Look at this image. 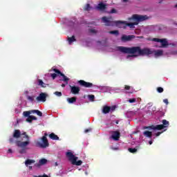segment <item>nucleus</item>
<instances>
[{
    "label": "nucleus",
    "instance_id": "1",
    "mask_svg": "<svg viewBox=\"0 0 177 177\" xmlns=\"http://www.w3.org/2000/svg\"><path fill=\"white\" fill-rule=\"evenodd\" d=\"M148 19L149 17L147 15H133L131 18L129 19L130 21H132L131 23L122 21H113V18L107 17H103L102 20L105 26H115L120 28H126V27L135 28V26H138L140 21H145V20H147Z\"/></svg>",
    "mask_w": 177,
    "mask_h": 177
},
{
    "label": "nucleus",
    "instance_id": "2",
    "mask_svg": "<svg viewBox=\"0 0 177 177\" xmlns=\"http://www.w3.org/2000/svg\"><path fill=\"white\" fill-rule=\"evenodd\" d=\"M115 50L121 52L122 53H129V55H135L137 53L138 56H145L148 55H153V51L150 48L140 49V47H124L118 46L115 48Z\"/></svg>",
    "mask_w": 177,
    "mask_h": 177
},
{
    "label": "nucleus",
    "instance_id": "3",
    "mask_svg": "<svg viewBox=\"0 0 177 177\" xmlns=\"http://www.w3.org/2000/svg\"><path fill=\"white\" fill-rule=\"evenodd\" d=\"M24 138H26L27 141H25V142L17 141L16 142L17 146L20 148L19 149V152L20 153V154H26V153L27 151V146H28V145H30V141H28V140H30V138L28 137V136L26 135V133H24Z\"/></svg>",
    "mask_w": 177,
    "mask_h": 177
},
{
    "label": "nucleus",
    "instance_id": "4",
    "mask_svg": "<svg viewBox=\"0 0 177 177\" xmlns=\"http://www.w3.org/2000/svg\"><path fill=\"white\" fill-rule=\"evenodd\" d=\"M50 71H54V73H55L50 74V77H52L53 80H55V78H56L57 75H60L62 77V81H64V82H65L66 85L67 84H68V81H70V78L67 77L66 75H64V74L62 73L60 71L55 68V67H53L52 69L50 70Z\"/></svg>",
    "mask_w": 177,
    "mask_h": 177
},
{
    "label": "nucleus",
    "instance_id": "5",
    "mask_svg": "<svg viewBox=\"0 0 177 177\" xmlns=\"http://www.w3.org/2000/svg\"><path fill=\"white\" fill-rule=\"evenodd\" d=\"M162 124H158L156 126H150V127H145L144 129H153V131H156L157 129L158 131H161V129H164L165 128H168L169 126V122L167 120H163L162 121Z\"/></svg>",
    "mask_w": 177,
    "mask_h": 177
},
{
    "label": "nucleus",
    "instance_id": "6",
    "mask_svg": "<svg viewBox=\"0 0 177 177\" xmlns=\"http://www.w3.org/2000/svg\"><path fill=\"white\" fill-rule=\"evenodd\" d=\"M66 157L68 158L69 161H71V162L73 164V165H82V160L77 161V160H78V157L74 156V153H73V152H66Z\"/></svg>",
    "mask_w": 177,
    "mask_h": 177
},
{
    "label": "nucleus",
    "instance_id": "7",
    "mask_svg": "<svg viewBox=\"0 0 177 177\" xmlns=\"http://www.w3.org/2000/svg\"><path fill=\"white\" fill-rule=\"evenodd\" d=\"M37 145L39 146V147H41V149H46V147L49 146V142H48V138H46V136H43L41 142H37Z\"/></svg>",
    "mask_w": 177,
    "mask_h": 177
},
{
    "label": "nucleus",
    "instance_id": "8",
    "mask_svg": "<svg viewBox=\"0 0 177 177\" xmlns=\"http://www.w3.org/2000/svg\"><path fill=\"white\" fill-rule=\"evenodd\" d=\"M113 111H115V106H104L102 109V113L104 114H109V113H113Z\"/></svg>",
    "mask_w": 177,
    "mask_h": 177
},
{
    "label": "nucleus",
    "instance_id": "9",
    "mask_svg": "<svg viewBox=\"0 0 177 177\" xmlns=\"http://www.w3.org/2000/svg\"><path fill=\"white\" fill-rule=\"evenodd\" d=\"M23 114L24 117H28V118L26 119V121L28 122H32V120H37V118L35 116L30 115V114H31V111H24Z\"/></svg>",
    "mask_w": 177,
    "mask_h": 177
},
{
    "label": "nucleus",
    "instance_id": "10",
    "mask_svg": "<svg viewBox=\"0 0 177 177\" xmlns=\"http://www.w3.org/2000/svg\"><path fill=\"white\" fill-rule=\"evenodd\" d=\"M48 97V94L45 93H41L39 96L36 97L37 102H46V97Z\"/></svg>",
    "mask_w": 177,
    "mask_h": 177
},
{
    "label": "nucleus",
    "instance_id": "11",
    "mask_svg": "<svg viewBox=\"0 0 177 177\" xmlns=\"http://www.w3.org/2000/svg\"><path fill=\"white\" fill-rule=\"evenodd\" d=\"M155 42H160L161 44L162 47L164 48V46H168V41L166 40V39H158V38H153L152 39Z\"/></svg>",
    "mask_w": 177,
    "mask_h": 177
},
{
    "label": "nucleus",
    "instance_id": "12",
    "mask_svg": "<svg viewBox=\"0 0 177 177\" xmlns=\"http://www.w3.org/2000/svg\"><path fill=\"white\" fill-rule=\"evenodd\" d=\"M71 92L73 95H78L80 93V88L77 86H70Z\"/></svg>",
    "mask_w": 177,
    "mask_h": 177
},
{
    "label": "nucleus",
    "instance_id": "13",
    "mask_svg": "<svg viewBox=\"0 0 177 177\" xmlns=\"http://www.w3.org/2000/svg\"><path fill=\"white\" fill-rule=\"evenodd\" d=\"M110 139H113V140H120V132L118 131H112L111 136Z\"/></svg>",
    "mask_w": 177,
    "mask_h": 177
},
{
    "label": "nucleus",
    "instance_id": "14",
    "mask_svg": "<svg viewBox=\"0 0 177 177\" xmlns=\"http://www.w3.org/2000/svg\"><path fill=\"white\" fill-rule=\"evenodd\" d=\"M32 164H35V161L32 159H27L25 161V165L29 167V169H32Z\"/></svg>",
    "mask_w": 177,
    "mask_h": 177
},
{
    "label": "nucleus",
    "instance_id": "15",
    "mask_svg": "<svg viewBox=\"0 0 177 177\" xmlns=\"http://www.w3.org/2000/svg\"><path fill=\"white\" fill-rule=\"evenodd\" d=\"M79 84L82 85V86H85V88H91L93 85L92 83L86 82L84 80H80Z\"/></svg>",
    "mask_w": 177,
    "mask_h": 177
},
{
    "label": "nucleus",
    "instance_id": "16",
    "mask_svg": "<svg viewBox=\"0 0 177 177\" xmlns=\"http://www.w3.org/2000/svg\"><path fill=\"white\" fill-rule=\"evenodd\" d=\"M133 38H135V35H123L121 39L122 42H125L127 41H131V39H133Z\"/></svg>",
    "mask_w": 177,
    "mask_h": 177
},
{
    "label": "nucleus",
    "instance_id": "17",
    "mask_svg": "<svg viewBox=\"0 0 177 177\" xmlns=\"http://www.w3.org/2000/svg\"><path fill=\"white\" fill-rule=\"evenodd\" d=\"M153 55L155 57H160L164 55V52L161 50H158L154 51Z\"/></svg>",
    "mask_w": 177,
    "mask_h": 177
},
{
    "label": "nucleus",
    "instance_id": "18",
    "mask_svg": "<svg viewBox=\"0 0 177 177\" xmlns=\"http://www.w3.org/2000/svg\"><path fill=\"white\" fill-rule=\"evenodd\" d=\"M106 5L103 3H100L97 5V7H95V9H97V10H104V9H106Z\"/></svg>",
    "mask_w": 177,
    "mask_h": 177
},
{
    "label": "nucleus",
    "instance_id": "19",
    "mask_svg": "<svg viewBox=\"0 0 177 177\" xmlns=\"http://www.w3.org/2000/svg\"><path fill=\"white\" fill-rule=\"evenodd\" d=\"M137 112L135 111H129L126 113L127 118H131V117H133V115H136Z\"/></svg>",
    "mask_w": 177,
    "mask_h": 177
},
{
    "label": "nucleus",
    "instance_id": "20",
    "mask_svg": "<svg viewBox=\"0 0 177 177\" xmlns=\"http://www.w3.org/2000/svg\"><path fill=\"white\" fill-rule=\"evenodd\" d=\"M100 91H101V92H110L111 88L109 86H103L100 87Z\"/></svg>",
    "mask_w": 177,
    "mask_h": 177
},
{
    "label": "nucleus",
    "instance_id": "21",
    "mask_svg": "<svg viewBox=\"0 0 177 177\" xmlns=\"http://www.w3.org/2000/svg\"><path fill=\"white\" fill-rule=\"evenodd\" d=\"M21 135V133H20V130H15L13 133V138H15L16 139H19Z\"/></svg>",
    "mask_w": 177,
    "mask_h": 177
},
{
    "label": "nucleus",
    "instance_id": "22",
    "mask_svg": "<svg viewBox=\"0 0 177 177\" xmlns=\"http://www.w3.org/2000/svg\"><path fill=\"white\" fill-rule=\"evenodd\" d=\"M26 98L30 103H35V95H27Z\"/></svg>",
    "mask_w": 177,
    "mask_h": 177
},
{
    "label": "nucleus",
    "instance_id": "23",
    "mask_svg": "<svg viewBox=\"0 0 177 177\" xmlns=\"http://www.w3.org/2000/svg\"><path fill=\"white\" fill-rule=\"evenodd\" d=\"M50 139H52L53 140H59V136L55 134V133H51L49 135Z\"/></svg>",
    "mask_w": 177,
    "mask_h": 177
},
{
    "label": "nucleus",
    "instance_id": "24",
    "mask_svg": "<svg viewBox=\"0 0 177 177\" xmlns=\"http://www.w3.org/2000/svg\"><path fill=\"white\" fill-rule=\"evenodd\" d=\"M125 90L127 91V93H133V88L129 86H125Z\"/></svg>",
    "mask_w": 177,
    "mask_h": 177
},
{
    "label": "nucleus",
    "instance_id": "25",
    "mask_svg": "<svg viewBox=\"0 0 177 177\" xmlns=\"http://www.w3.org/2000/svg\"><path fill=\"white\" fill-rule=\"evenodd\" d=\"M67 102L70 104L75 103V102H77V97H71V98H68Z\"/></svg>",
    "mask_w": 177,
    "mask_h": 177
},
{
    "label": "nucleus",
    "instance_id": "26",
    "mask_svg": "<svg viewBox=\"0 0 177 177\" xmlns=\"http://www.w3.org/2000/svg\"><path fill=\"white\" fill-rule=\"evenodd\" d=\"M38 85L39 86H41V88H46V84L44 83L41 80H38Z\"/></svg>",
    "mask_w": 177,
    "mask_h": 177
},
{
    "label": "nucleus",
    "instance_id": "27",
    "mask_svg": "<svg viewBox=\"0 0 177 177\" xmlns=\"http://www.w3.org/2000/svg\"><path fill=\"white\" fill-rule=\"evenodd\" d=\"M144 136H146L147 138H151V136L153 135V133H151V131H145L143 133Z\"/></svg>",
    "mask_w": 177,
    "mask_h": 177
},
{
    "label": "nucleus",
    "instance_id": "28",
    "mask_svg": "<svg viewBox=\"0 0 177 177\" xmlns=\"http://www.w3.org/2000/svg\"><path fill=\"white\" fill-rule=\"evenodd\" d=\"M48 162V160L45 158L41 159L39 160V165H45Z\"/></svg>",
    "mask_w": 177,
    "mask_h": 177
},
{
    "label": "nucleus",
    "instance_id": "29",
    "mask_svg": "<svg viewBox=\"0 0 177 177\" xmlns=\"http://www.w3.org/2000/svg\"><path fill=\"white\" fill-rule=\"evenodd\" d=\"M75 37L74 36H73L72 37L68 38V42L69 45H71V44H73V42H75Z\"/></svg>",
    "mask_w": 177,
    "mask_h": 177
},
{
    "label": "nucleus",
    "instance_id": "30",
    "mask_svg": "<svg viewBox=\"0 0 177 177\" xmlns=\"http://www.w3.org/2000/svg\"><path fill=\"white\" fill-rule=\"evenodd\" d=\"M31 113H36L39 115V117H42V112L39 111V110H32L30 111Z\"/></svg>",
    "mask_w": 177,
    "mask_h": 177
},
{
    "label": "nucleus",
    "instance_id": "31",
    "mask_svg": "<svg viewBox=\"0 0 177 177\" xmlns=\"http://www.w3.org/2000/svg\"><path fill=\"white\" fill-rule=\"evenodd\" d=\"M129 151L130 153H136V151H138V149H136V148H129Z\"/></svg>",
    "mask_w": 177,
    "mask_h": 177
},
{
    "label": "nucleus",
    "instance_id": "32",
    "mask_svg": "<svg viewBox=\"0 0 177 177\" xmlns=\"http://www.w3.org/2000/svg\"><path fill=\"white\" fill-rule=\"evenodd\" d=\"M109 34H113V35H118V30H112L109 32Z\"/></svg>",
    "mask_w": 177,
    "mask_h": 177
},
{
    "label": "nucleus",
    "instance_id": "33",
    "mask_svg": "<svg viewBox=\"0 0 177 177\" xmlns=\"http://www.w3.org/2000/svg\"><path fill=\"white\" fill-rule=\"evenodd\" d=\"M88 99H89L90 102H93V100H95V95H88Z\"/></svg>",
    "mask_w": 177,
    "mask_h": 177
},
{
    "label": "nucleus",
    "instance_id": "34",
    "mask_svg": "<svg viewBox=\"0 0 177 177\" xmlns=\"http://www.w3.org/2000/svg\"><path fill=\"white\" fill-rule=\"evenodd\" d=\"M15 113L19 114V113H21V107L19 106L18 108L15 109Z\"/></svg>",
    "mask_w": 177,
    "mask_h": 177
},
{
    "label": "nucleus",
    "instance_id": "35",
    "mask_svg": "<svg viewBox=\"0 0 177 177\" xmlns=\"http://www.w3.org/2000/svg\"><path fill=\"white\" fill-rule=\"evenodd\" d=\"M133 57H136V55H128L127 57V59H128L129 60H132V59H133Z\"/></svg>",
    "mask_w": 177,
    "mask_h": 177
},
{
    "label": "nucleus",
    "instance_id": "36",
    "mask_svg": "<svg viewBox=\"0 0 177 177\" xmlns=\"http://www.w3.org/2000/svg\"><path fill=\"white\" fill-rule=\"evenodd\" d=\"M89 32H90V34H96V32H97V31L95 29H89Z\"/></svg>",
    "mask_w": 177,
    "mask_h": 177
},
{
    "label": "nucleus",
    "instance_id": "37",
    "mask_svg": "<svg viewBox=\"0 0 177 177\" xmlns=\"http://www.w3.org/2000/svg\"><path fill=\"white\" fill-rule=\"evenodd\" d=\"M157 91L159 93H162V92H164V88H161V87H158L157 88Z\"/></svg>",
    "mask_w": 177,
    "mask_h": 177
},
{
    "label": "nucleus",
    "instance_id": "38",
    "mask_svg": "<svg viewBox=\"0 0 177 177\" xmlns=\"http://www.w3.org/2000/svg\"><path fill=\"white\" fill-rule=\"evenodd\" d=\"M129 103H135L136 102V98H131L128 100Z\"/></svg>",
    "mask_w": 177,
    "mask_h": 177
},
{
    "label": "nucleus",
    "instance_id": "39",
    "mask_svg": "<svg viewBox=\"0 0 177 177\" xmlns=\"http://www.w3.org/2000/svg\"><path fill=\"white\" fill-rule=\"evenodd\" d=\"M54 95L60 97V96H62V92L56 91L54 93Z\"/></svg>",
    "mask_w": 177,
    "mask_h": 177
},
{
    "label": "nucleus",
    "instance_id": "40",
    "mask_svg": "<svg viewBox=\"0 0 177 177\" xmlns=\"http://www.w3.org/2000/svg\"><path fill=\"white\" fill-rule=\"evenodd\" d=\"M85 10H91V6L89 4H86Z\"/></svg>",
    "mask_w": 177,
    "mask_h": 177
},
{
    "label": "nucleus",
    "instance_id": "41",
    "mask_svg": "<svg viewBox=\"0 0 177 177\" xmlns=\"http://www.w3.org/2000/svg\"><path fill=\"white\" fill-rule=\"evenodd\" d=\"M91 131H92L91 129H87L84 130V133H88V132H91Z\"/></svg>",
    "mask_w": 177,
    "mask_h": 177
},
{
    "label": "nucleus",
    "instance_id": "42",
    "mask_svg": "<svg viewBox=\"0 0 177 177\" xmlns=\"http://www.w3.org/2000/svg\"><path fill=\"white\" fill-rule=\"evenodd\" d=\"M109 13H117V11L115 9H112L110 12H109Z\"/></svg>",
    "mask_w": 177,
    "mask_h": 177
},
{
    "label": "nucleus",
    "instance_id": "43",
    "mask_svg": "<svg viewBox=\"0 0 177 177\" xmlns=\"http://www.w3.org/2000/svg\"><path fill=\"white\" fill-rule=\"evenodd\" d=\"M164 131L156 133V136H160Z\"/></svg>",
    "mask_w": 177,
    "mask_h": 177
},
{
    "label": "nucleus",
    "instance_id": "44",
    "mask_svg": "<svg viewBox=\"0 0 177 177\" xmlns=\"http://www.w3.org/2000/svg\"><path fill=\"white\" fill-rule=\"evenodd\" d=\"M13 142H15V138H10V142L13 143Z\"/></svg>",
    "mask_w": 177,
    "mask_h": 177
},
{
    "label": "nucleus",
    "instance_id": "45",
    "mask_svg": "<svg viewBox=\"0 0 177 177\" xmlns=\"http://www.w3.org/2000/svg\"><path fill=\"white\" fill-rule=\"evenodd\" d=\"M163 102L165 103V104H168V99H165Z\"/></svg>",
    "mask_w": 177,
    "mask_h": 177
},
{
    "label": "nucleus",
    "instance_id": "46",
    "mask_svg": "<svg viewBox=\"0 0 177 177\" xmlns=\"http://www.w3.org/2000/svg\"><path fill=\"white\" fill-rule=\"evenodd\" d=\"M111 149H113V150H118V147H111Z\"/></svg>",
    "mask_w": 177,
    "mask_h": 177
},
{
    "label": "nucleus",
    "instance_id": "47",
    "mask_svg": "<svg viewBox=\"0 0 177 177\" xmlns=\"http://www.w3.org/2000/svg\"><path fill=\"white\" fill-rule=\"evenodd\" d=\"M8 153H12V151L11 149H9L8 151Z\"/></svg>",
    "mask_w": 177,
    "mask_h": 177
},
{
    "label": "nucleus",
    "instance_id": "48",
    "mask_svg": "<svg viewBox=\"0 0 177 177\" xmlns=\"http://www.w3.org/2000/svg\"><path fill=\"white\" fill-rule=\"evenodd\" d=\"M172 55H177V51H174L172 53Z\"/></svg>",
    "mask_w": 177,
    "mask_h": 177
},
{
    "label": "nucleus",
    "instance_id": "49",
    "mask_svg": "<svg viewBox=\"0 0 177 177\" xmlns=\"http://www.w3.org/2000/svg\"><path fill=\"white\" fill-rule=\"evenodd\" d=\"M149 145H153V141H151V140L149 141Z\"/></svg>",
    "mask_w": 177,
    "mask_h": 177
},
{
    "label": "nucleus",
    "instance_id": "50",
    "mask_svg": "<svg viewBox=\"0 0 177 177\" xmlns=\"http://www.w3.org/2000/svg\"><path fill=\"white\" fill-rule=\"evenodd\" d=\"M62 88H64L66 86V84H62Z\"/></svg>",
    "mask_w": 177,
    "mask_h": 177
},
{
    "label": "nucleus",
    "instance_id": "51",
    "mask_svg": "<svg viewBox=\"0 0 177 177\" xmlns=\"http://www.w3.org/2000/svg\"><path fill=\"white\" fill-rule=\"evenodd\" d=\"M122 2H128V0H122Z\"/></svg>",
    "mask_w": 177,
    "mask_h": 177
},
{
    "label": "nucleus",
    "instance_id": "52",
    "mask_svg": "<svg viewBox=\"0 0 177 177\" xmlns=\"http://www.w3.org/2000/svg\"><path fill=\"white\" fill-rule=\"evenodd\" d=\"M85 174H86V175H88V173L86 171L85 172Z\"/></svg>",
    "mask_w": 177,
    "mask_h": 177
},
{
    "label": "nucleus",
    "instance_id": "53",
    "mask_svg": "<svg viewBox=\"0 0 177 177\" xmlns=\"http://www.w3.org/2000/svg\"><path fill=\"white\" fill-rule=\"evenodd\" d=\"M165 131H167V129H165V130L163 131V132H165Z\"/></svg>",
    "mask_w": 177,
    "mask_h": 177
},
{
    "label": "nucleus",
    "instance_id": "54",
    "mask_svg": "<svg viewBox=\"0 0 177 177\" xmlns=\"http://www.w3.org/2000/svg\"><path fill=\"white\" fill-rule=\"evenodd\" d=\"M100 45H101L102 42H99Z\"/></svg>",
    "mask_w": 177,
    "mask_h": 177
},
{
    "label": "nucleus",
    "instance_id": "55",
    "mask_svg": "<svg viewBox=\"0 0 177 177\" xmlns=\"http://www.w3.org/2000/svg\"><path fill=\"white\" fill-rule=\"evenodd\" d=\"M176 8H177V4L176 5Z\"/></svg>",
    "mask_w": 177,
    "mask_h": 177
},
{
    "label": "nucleus",
    "instance_id": "56",
    "mask_svg": "<svg viewBox=\"0 0 177 177\" xmlns=\"http://www.w3.org/2000/svg\"><path fill=\"white\" fill-rule=\"evenodd\" d=\"M116 124H118V122H116Z\"/></svg>",
    "mask_w": 177,
    "mask_h": 177
}]
</instances>
